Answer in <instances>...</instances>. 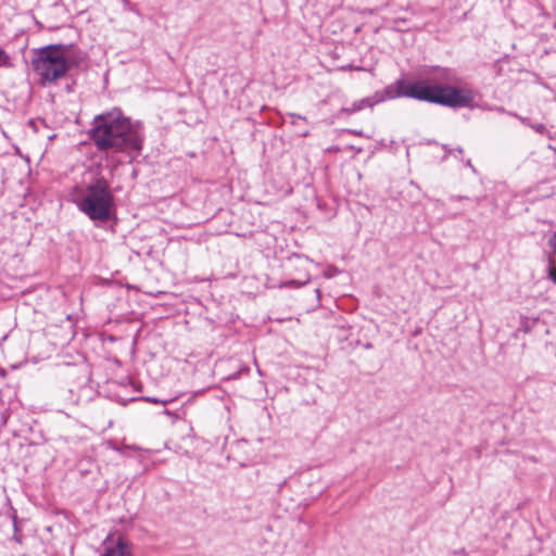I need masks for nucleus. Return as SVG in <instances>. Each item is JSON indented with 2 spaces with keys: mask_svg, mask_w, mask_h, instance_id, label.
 Instances as JSON below:
<instances>
[{
  "mask_svg": "<svg viewBox=\"0 0 556 556\" xmlns=\"http://www.w3.org/2000/svg\"><path fill=\"white\" fill-rule=\"evenodd\" d=\"M476 93L471 86L451 68L434 70L432 81L419 79V101L458 110L472 108Z\"/></svg>",
  "mask_w": 556,
  "mask_h": 556,
  "instance_id": "f257e3e1",
  "label": "nucleus"
},
{
  "mask_svg": "<svg viewBox=\"0 0 556 556\" xmlns=\"http://www.w3.org/2000/svg\"><path fill=\"white\" fill-rule=\"evenodd\" d=\"M70 198L94 226L116 220L115 198L109 181L102 176L96 177L88 184L75 186Z\"/></svg>",
  "mask_w": 556,
  "mask_h": 556,
  "instance_id": "f03ea898",
  "label": "nucleus"
},
{
  "mask_svg": "<svg viewBox=\"0 0 556 556\" xmlns=\"http://www.w3.org/2000/svg\"><path fill=\"white\" fill-rule=\"evenodd\" d=\"M71 46L53 43L37 49L31 59V67L40 77L42 86L64 78L75 65L70 55Z\"/></svg>",
  "mask_w": 556,
  "mask_h": 556,
  "instance_id": "7ed1b4c3",
  "label": "nucleus"
},
{
  "mask_svg": "<svg viewBox=\"0 0 556 556\" xmlns=\"http://www.w3.org/2000/svg\"><path fill=\"white\" fill-rule=\"evenodd\" d=\"M89 139H142L143 125L132 121L119 108L96 115L88 131Z\"/></svg>",
  "mask_w": 556,
  "mask_h": 556,
  "instance_id": "20e7f679",
  "label": "nucleus"
},
{
  "mask_svg": "<svg viewBox=\"0 0 556 556\" xmlns=\"http://www.w3.org/2000/svg\"><path fill=\"white\" fill-rule=\"evenodd\" d=\"M377 92L378 99H380L381 102L397 98L417 99V76L412 73H403L394 83Z\"/></svg>",
  "mask_w": 556,
  "mask_h": 556,
  "instance_id": "39448f33",
  "label": "nucleus"
},
{
  "mask_svg": "<svg viewBox=\"0 0 556 556\" xmlns=\"http://www.w3.org/2000/svg\"><path fill=\"white\" fill-rule=\"evenodd\" d=\"M100 556H132L130 543L123 536H119L114 545L106 546Z\"/></svg>",
  "mask_w": 556,
  "mask_h": 556,
  "instance_id": "423d86ee",
  "label": "nucleus"
},
{
  "mask_svg": "<svg viewBox=\"0 0 556 556\" xmlns=\"http://www.w3.org/2000/svg\"><path fill=\"white\" fill-rule=\"evenodd\" d=\"M380 102V99H378V92L376 91L372 96L356 100L351 106L343 108L342 112L346 114L356 113L365 108H372Z\"/></svg>",
  "mask_w": 556,
  "mask_h": 556,
  "instance_id": "0eeeda50",
  "label": "nucleus"
},
{
  "mask_svg": "<svg viewBox=\"0 0 556 556\" xmlns=\"http://www.w3.org/2000/svg\"><path fill=\"white\" fill-rule=\"evenodd\" d=\"M291 124L294 126V135L298 137H306L309 135L307 121L301 115L290 114Z\"/></svg>",
  "mask_w": 556,
  "mask_h": 556,
  "instance_id": "6e6552de",
  "label": "nucleus"
},
{
  "mask_svg": "<svg viewBox=\"0 0 556 556\" xmlns=\"http://www.w3.org/2000/svg\"><path fill=\"white\" fill-rule=\"evenodd\" d=\"M127 141H94L98 151H108L112 148H123ZM131 146L140 150L142 141H128Z\"/></svg>",
  "mask_w": 556,
  "mask_h": 556,
  "instance_id": "1a4fd4ad",
  "label": "nucleus"
},
{
  "mask_svg": "<svg viewBox=\"0 0 556 556\" xmlns=\"http://www.w3.org/2000/svg\"><path fill=\"white\" fill-rule=\"evenodd\" d=\"M139 400H142V401H146L149 403H153V404H162V405H166L167 403L173 402V400H161V399L152 397V396L130 397L128 400L118 399L117 401L122 405H127V403H129V402H135V401H139Z\"/></svg>",
  "mask_w": 556,
  "mask_h": 556,
  "instance_id": "9d476101",
  "label": "nucleus"
},
{
  "mask_svg": "<svg viewBox=\"0 0 556 556\" xmlns=\"http://www.w3.org/2000/svg\"><path fill=\"white\" fill-rule=\"evenodd\" d=\"M12 521H13V530H14L12 540L14 542L18 543V544H22L23 535H22L21 530L18 528V520H17V515H16V510L15 509H13V513H12Z\"/></svg>",
  "mask_w": 556,
  "mask_h": 556,
  "instance_id": "9b49d317",
  "label": "nucleus"
},
{
  "mask_svg": "<svg viewBox=\"0 0 556 556\" xmlns=\"http://www.w3.org/2000/svg\"><path fill=\"white\" fill-rule=\"evenodd\" d=\"M11 58L10 55L0 47V67H11Z\"/></svg>",
  "mask_w": 556,
  "mask_h": 556,
  "instance_id": "f8f14e48",
  "label": "nucleus"
},
{
  "mask_svg": "<svg viewBox=\"0 0 556 556\" xmlns=\"http://www.w3.org/2000/svg\"><path fill=\"white\" fill-rule=\"evenodd\" d=\"M523 125L529 126L531 128H534L538 134L542 135L545 127L543 124H532L528 118L526 117H519Z\"/></svg>",
  "mask_w": 556,
  "mask_h": 556,
  "instance_id": "ddd939ff",
  "label": "nucleus"
},
{
  "mask_svg": "<svg viewBox=\"0 0 556 556\" xmlns=\"http://www.w3.org/2000/svg\"><path fill=\"white\" fill-rule=\"evenodd\" d=\"M307 282H308V279L305 282H301V281L295 280V279H290V280L283 281L280 285V287H283V288H300V287L304 286Z\"/></svg>",
  "mask_w": 556,
  "mask_h": 556,
  "instance_id": "4468645a",
  "label": "nucleus"
},
{
  "mask_svg": "<svg viewBox=\"0 0 556 556\" xmlns=\"http://www.w3.org/2000/svg\"><path fill=\"white\" fill-rule=\"evenodd\" d=\"M460 200H467V201H470L472 202L475 205H479L480 201H481V198H475V199H469L468 197H462V195H451L450 197V201H460Z\"/></svg>",
  "mask_w": 556,
  "mask_h": 556,
  "instance_id": "2eb2a0df",
  "label": "nucleus"
},
{
  "mask_svg": "<svg viewBox=\"0 0 556 556\" xmlns=\"http://www.w3.org/2000/svg\"><path fill=\"white\" fill-rule=\"evenodd\" d=\"M553 241H555V252H556V235L554 236V238L549 239V243L552 244ZM549 277L556 283V273L553 271L552 269L549 270Z\"/></svg>",
  "mask_w": 556,
  "mask_h": 556,
  "instance_id": "dca6fc26",
  "label": "nucleus"
},
{
  "mask_svg": "<svg viewBox=\"0 0 556 556\" xmlns=\"http://www.w3.org/2000/svg\"><path fill=\"white\" fill-rule=\"evenodd\" d=\"M346 149H349V151H353L354 153L352 154V157L355 156L356 153H361L363 151V148L362 147H356V146H346Z\"/></svg>",
  "mask_w": 556,
  "mask_h": 556,
  "instance_id": "f3484780",
  "label": "nucleus"
},
{
  "mask_svg": "<svg viewBox=\"0 0 556 556\" xmlns=\"http://www.w3.org/2000/svg\"><path fill=\"white\" fill-rule=\"evenodd\" d=\"M164 414H165V415H168V416H172V417H174V418H178V414H177V413H174V412H172V410H169V409H164Z\"/></svg>",
  "mask_w": 556,
  "mask_h": 556,
  "instance_id": "a211bd4d",
  "label": "nucleus"
},
{
  "mask_svg": "<svg viewBox=\"0 0 556 556\" xmlns=\"http://www.w3.org/2000/svg\"><path fill=\"white\" fill-rule=\"evenodd\" d=\"M547 148L554 152V154L556 153V141H553V143H549L547 146Z\"/></svg>",
  "mask_w": 556,
  "mask_h": 556,
  "instance_id": "6ab92c4d",
  "label": "nucleus"
},
{
  "mask_svg": "<svg viewBox=\"0 0 556 556\" xmlns=\"http://www.w3.org/2000/svg\"><path fill=\"white\" fill-rule=\"evenodd\" d=\"M466 166L470 167L472 169L473 173H476V168L473 167V165L471 164V161L470 160H467L466 161Z\"/></svg>",
  "mask_w": 556,
  "mask_h": 556,
  "instance_id": "aec40b11",
  "label": "nucleus"
},
{
  "mask_svg": "<svg viewBox=\"0 0 556 556\" xmlns=\"http://www.w3.org/2000/svg\"><path fill=\"white\" fill-rule=\"evenodd\" d=\"M327 151H334V150H341L340 148L338 147H328L326 148Z\"/></svg>",
  "mask_w": 556,
  "mask_h": 556,
  "instance_id": "412c9836",
  "label": "nucleus"
},
{
  "mask_svg": "<svg viewBox=\"0 0 556 556\" xmlns=\"http://www.w3.org/2000/svg\"><path fill=\"white\" fill-rule=\"evenodd\" d=\"M315 293H316L317 298L319 299V298H320V291H319V289H315Z\"/></svg>",
  "mask_w": 556,
  "mask_h": 556,
  "instance_id": "4be33fe9",
  "label": "nucleus"
},
{
  "mask_svg": "<svg viewBox=\"0 0 556 556\" xmlns=\"http://www.w3.org/2000/svg\"><path fill=\"white\" fill-rule=\"evenodd\" d=\"M353 135L354 136H362V132L361 131H354Z\"/></svg>",
  "mask_w": 556,
  "mask_h": 556,
  "instance_id": "5701e85b",
  "label": "nucleus"
},
{
  "mask_svg": "<svg viewBox=\"0 0 556 556\" xmlns=\"http://www.w3.org/2000/svg\"><path fill=\"white\" fill-rule=\"evenodd\" d=\"M455 151H457L459 154L463 153V149L462 148H457V149H455Z\"/></svg>",
  "mask_w": 556,
  "mask_h": 556,
  "instance_id": "b1692460",
  "label": "nucleus"
},
{
  "mask_svg": "<svg viewBox=\"0 0 556 556\" xmlns=\"http://www.w3.org/2000/svg\"><path fill=\"white\" fill-rule=\"evenodd\" d=\"M48 139H49V140L55 139V135H50V136L48 137Z\"/></svg>",
  "mask_w": 556,
  "mask_h": 556,
  "instance_id": "393cba45",
  "label": "nucleus"
},
{
  "mask_svg": "<svg viewBox=\"0 0 556 556\" xmlns=\"http://www.w3.org/2000/svg\"><path fill=\"white\" fill-rule=\"evenodd\" d=\"M464 552H465L464 549L458 551V552H455V555L462 554V553H464Z\"/></svg>",
  "mask_w": 556,
  "mask_h": 556,
  "instance_id": "a878e982",
  "label": "nucleus"
},
{
  "mask_svg": "<svg viewBox=\"0 0 556 556\" xmlns=\"http://www.w3.org/2000/svg\"><path fill=\"white\" fill-rule=\"evenodd\" d=\"M464 552H465L464 549L458 551V552H455V555L462 554V553H464Z\"/></svg>",
  "mask_w": 556,
  "mask_h": 556,
  "instance_id": "bb28decb",
  "label": "nucleus"
},
{
  "mask_svg": "<svg viewBox=\"0 0 556 556\" xmlns=\"http://www.w3.org/2000/svg\"><path fill=\"white\" fill-rule=\"evenodd\" d=\"M89 141L87 140H84V141H80L81 144H87Z\"/></svg>",
  "mask_w": 556,
  "mask_h": 556,
  "instance_id": "cd10ccee",
  "label": "nucleus"
}]
</instances>
